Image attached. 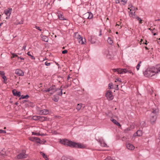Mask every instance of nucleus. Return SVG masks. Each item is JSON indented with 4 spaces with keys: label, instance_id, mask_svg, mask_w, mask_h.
Returning a JSON list of instances; mask_svg holds the SVG:
<instances>
[{
    "label": "nucleus",
    "instance_id": "f257e3e1",
    "mask_svg": "<svg viewBox=\"0 0 160 160\" xmlns=\"http://www.w3.org/2000/svg\"><path fill=\"white\" fill-rule=\"evenodd\" d=\"M59 142L62 144L68 145L73 148H84L83 146L81 143L72 142L66 139H60Z\"/></svg>",
    "mask_w": 160,
    "mask_h": 160
},
{
    "label": "nucleus",
    "instance_id": "f03ea898",
    "mask_svg": "<svg viewBox=\"0 0 160 160\" xmlns=\"http://www.w3.org/2000/svg\"><path fill=\"white\" fill-rule=\"evenodd\" d=\"M159 110L158 108L153 109L150 114V121L152 124L155 123L157 118Z\"/></svg>",
    "mask_w": 160,
    "mask_h": 160
},
{
    "label": "nucleus",
    "instance_id": "7ed1b4c3",
    "mask_svg": "<svg viewBox=\"0 0 160 160\" xmlns=\"http://www.w3.org/2000/svg\"><path fill=\"white\" fill-rule=\"evenodd\" d=\"M156 71L153 68H148L143 73L144 75L146 77H152L156 74Z\"/></svg>",
    "mask_w": 160,
    "mask_h": 160
},
{
    "label": "nucleus",
    "instance_id": "20e7f679",
    "mask_svg": "<svg viewBox=\"0 0 160 160\" xmlns=\"http://www.w3.org/2000/svg\"><path fill=\"white\" fill-rule=\"evenodd\" d=\"M56 91V88L55 85H52L50 88L43 90L45 92H48L50 95L53 94Z\"/></svg>",
    "mask_w": 160,
    "mask_h": 160
},
{
    "label": "nucleus",
    "instance_id": "39448f33",
    "mask_svg": "<svg viewBox=\"0 0 160 160\" xmlns=\"http://www.w3.org/2000/svg\"><path fill=\"white\" fill-rule=\"evenodd\" d=\"M135 12L136 11H134V12L130 11L129 12V15L130 17L133 18H136L139 21L140 23H142V20L139 17L135 14Z\"/></svg>",
    "mask_w": 160,
    "mask_h": 160
},
{
    "label": "nucleus",
    "instance_id": "423d86ee",
    "mask_svg": "<svg viewBox=\"0 0 160 160\" xmlns=\"http://www.w3.org/2000/svg\"><path fill=\"white\" fill-rule=\"evenodd\" d=\"M26 151L22 150V152L17 155V158L18 159L24 158L27 157V155L25 154Z\"/></svg>",
    "mask_w": 160,
    "mask_h": 160
},
{
    "label": "nucleus",
    "instance_id": "0eeeda50",
    "mask_svg": "<svg viewBox=\"0 0 160 160\" xmlns=\"http://www.w3.org/2000/svg\"><path fill=\"white\" fill-rule=\"evenodd\" d=\"M106 96L107 99L109 100H112L113 98V97L112 94V92L110 90L107 91L106 94Z\"/></svg>",
    "mask_w": 160,
    "mask_h": 160
},
{
    "label": "nucleus",
    "instance_id": "6e6552de",
    "mask_svg": "<svg viewBox=\"0 0 160 160\" xmlns=\"http://www.w3.org/2000/svg\"><path fill=\"white\" fill-rule=\"evenodd\" d=\"M12 9L8 8L5 10L4 13L7 16L6 18V19H8V17H9L10 15L12 12Z\"/></svg>",
    "mask_w": 160,
    "mask_h": 160
},
{
    "label": "nucleus",
    "instance_id": "1a4fd4ad",
    "mask_svg": "<svg viewBox=\"0 0 160 160\" xmlns=\"http://www.w3.org/2000/svg\"><path fill=\"white\" fill-rule=\"evenodd\" d=\"M29 139L33 142H36L37 143H40V140L39 138L35 137H31L29 138Z\"/></svg>",
    "mask_w": 160,
    "mask_h": 160
},
{
    "label": "nucleus",
    "instance_id": "9d476101",
    "mask_svg": "<svg viewBox=\"0 0 160 160\" xmlns=\"http://www.w3.org/2000/svg\"><path fill=\"white\" fill-rule=\"evenodd\" d=\"M85 106L84 105L82 104V103L78 104L76 107V108L78 111H79L80 110L83 109Z\"/></svg>",
    "mask_w": 160,
    "mask_h": 160
},
{
    "label": "nucleus",
    "instance_id": "9b49d317",
    "mask_svg": "<svg viewBox=\"0 0 160 160\" xmlns=\"http://www.w3.org/2000/svg\"><path fill=\"white\" fill-rule=\"evenodd\" d=\"M15 73L19 76H23L24 75V72L22 70L19 69L16 70Z\"/></svg>",
    "mask_w": 160,
    "mask_h": 160
},
{
    "label": "nucleus",
    "instance_id": "f8f14e48",
    "mask_svg": "<svg viewBox=\"0 0 160 160\" xmlns=\"http://www.w3.org/2000/svg\"><path fill=\"white\" fill-rule=\"evenodd\" d=\"M126 147L128 150H134L135 148L133 145L130 143H127L126 144Z\"/></svg>",
    "mask_w": 160,
    "mask_h": 160
},
{
    "label": "nucleus",
    "instance_id": "ddd939ff",
    "mask_svg": "<svg viewBox=\"0 0 160 160\" xmlns=\"http://www.w3.org/2000/svg\"><path fill=\"white\" fill-rule=\"evenodd\" d=\"M122 70H123V71H122V74L128 72L129 73L131 74L132 75L134 74L132 72L131 70H130L129 69L124 68L122 69Z\"/></svg>",
    "mask_w": 160,
    "mask_h": 160
},
{
    "label": "nucleus",
    "instance_id": "4468645a",
    "mask_svg": "<svg viewBox=\"0 0 160 160\" xmlns=\"http://www.w3.org/2000/svg\"><path fill=\"white\" fill-rule=\"evenodd\" d=\"M142 134V131L141 130H138L136 132V133H135L133 135V137H136V136H141Z\"/></svg>",
    "mask_w": 160,
    "mask_h": 160
},
{
    "label": "nucleus",
    "instance_id": "2eb2a0df",
    "mask_svg": "<svg viewBox=\"0 0 160 160\" xmlns=\"http://www.w3.org/2000/svg\"><path fill=\"white\" fill-rule=\"evenodd\" d=\"M13 94L16 96L20 97L21 96V92H18L16 90L14 89L12 91Z\"/></svg>",
    "mask_w": 160,
    "mask_h": 160
},
{
    "label": "nucleus",
    "instance_id": "dca6fc26",
    "mask_svg": "<svg viewBox=\"0 0 160 160\" xmlns=\"http://www.w3.org/2000/svg\"><path fill=\"white\" fill-rule=\"evenodd\" d=\"M49 113V111L46 109H43L40 111L39 112L40 115H47Z\"/></svg>",
    "mask_w": 160,
    "mask_h": 160
},
{
    "label": "nucleus",
    "instance_id": "f3484780",
    "mask_svg": "<svg viewBox=\"0 0 160 160\" xmlns=\"http://www.w3.org/2000/svg\"><path fill=\"white\" fill-rule=\"evenodd\" d=\"M153 68L154 69L155 71H157L156 72V73H158V72H160V64L156 65L155 68L153 67Z\"/></svg>",
    "mask_w": 160,
    "mask_h": 160
},
{
    "label": "nucleus",
    "instance_id": "a211bd4d",
    "mask_svg": "<svg viewBox=\"0 0 160 160\" xmlns=\"http://www.w3.org/2000/svg\"><path fill=\"white\" fill-rule=\"evenodd\" d=\"M38 120L41 122H43V121H48V119L46 117L39 116Z\"/></svg>",
    "mask_w": 160,
    "mask_h": 160
},
{
    "label": "nucleus",
    "instance_id": "6ab92c4d",
    "mask_svg": "<svg viewBox=\"0 0 160 160\" xmlns=\"http://www.w3.org/2000/svg\"><path fill=\"white\" fill-rule=\"evenodd\" d=\"M122 69L121 68H117V69H114L113 70V71L114 72H117L119 74H122V71L123 70H122Z\"/></svg>",
    "mask_w": 160,
    "mask_h": 160
},
{
    "label": "nucleus",
    "instance_id": "aec40b11",
    "mask_svg": "<svg viewBox=\"0 0 160 160\" xmlns=\"http://www.w3.org/2000/svg\"><path fill=\"white\" fill-rule=\"evenodd\" d=\"M110 120L114 124H115L117 126L120 127L121 126L119 122H118L116 120L113 119L112 118H111Z\"/></svg>",
    "mask_w": 160,
    "mask_h": 160
},
{
    "label": "nucleus",
    "instance_id": "412c9836",
    "mask_svg": "<svg viewBox=\"0 0 160 160\" xmlns=\"http://www.w3.org/2000/svg\"><path fill=\"white\" fill-rule=\"evenodd\" d=\"M128 9H130V11H136L138 9L137 8H135L134 7H132V5H129L128 6Z\"/></svg>",
    "mask_w": 160,
    "mask_h": 160
},
{
    "label": "nucleus",
    "instance_id": "4be33fe9",
    "mask_svg": "<svg viewBox=\"0 0 160 160\" xmlns=\"http://www.w3.org/2000/svg\"><path fill=\"white\" fill-rule=\"evenodd\" d=\"M57 14L58 17V18H59L60 20H63L64 19V17L62 15L61 13L58 12H57Z\"/></svg>",
    "mask_w": 160,
    "mask_h": 160
},
{
    "label": "nucleus",
    "instance_id": "5701e85b",
    "mask_svg": "<svg viewBox=\"0 0 160 160\" xmlns=\"http://www.w3.org/2000/svg\"><path fill=\"white\" fill-rule=\"evenodd\" d=\"M40 153L42 156L43 158H44L45 160H48L49 159L48 157L44 153L42 152H40Z\"/></svg>",
    "mask_w": 160,
    "mask_h": 160
},
{
    "label": "nucleus",
    "instance_id": "b1692460",
    "mask_svg": "<svg viewBox=\"0 0 160 160\" xmlns=\"http://www.w3.org/2000/svg\"><path fill=\"white\" fill-rule=\"evenodd\" d=\"M112 38H111V37H108V38L107 41H108V42L110 44H112L113 43Z\"/></svg>",
    "mask_w": 160,
    "mask_h": 160
},
{
    "label": "nucleus",
    "instance_id": "393cba45",
    "mask_svg": "<svg viewBox=\"0 0 160 160\" xmlns=\"http://www.w3.org/2000/svg\"><path fill=\"white\" fill-rule=\"evenodd\" d=\"M42 39V41H45V42H48V38L46 36H42L41 37Z\"/></svg>",
    "mask_w": 160,
    "mask_h": 160
},
{
    "label": "nucleus",
    "instance_id": "a878e982",
    "mask_svg": "<svg viewBox=\"0 0 160 160\" xmlns=\"http://www.w3.org/2000/svg\"><path fill=\"white\" fill-rule=\"evenodd\" d=\"M100 144L101 146L102 147H106L107 146L106 143L103 141H101L100 142Z\"/></svg>",
    "mask_w": 160,
    "mask_h": 160
},
{
    "label": "nucleus",
    "instance_id": "bb28decb",
    "mask_svg": "<svg viewBox=\"0 0 160 160\" xmlns=\"http://www.w3.org/2000/svg\"><path fill=\"white\" fill-rule=\"evenodd\" d=\"M2 78L3 79V82L4 83H7V78L5 76L3 75L2 76Z\"/></svg>",
    "mask_w": 160,
    "mask_h": 160
},
{
    "label": "nucleus",
    "instance_id": "cd10ccee",
    "mask_svg": "<svg viewBox=\"0 0 160 160\" xmlns=\"http://www.w3.org/2000/svg\"><path fill=\"white\" fill-rule=\"evenodd\" d=\"M89 12H88L84 14V16L85 18L88 19L89 18Z\"/></svg>",
    "mask_w": 160,
    "mask_h": 160
},
{
    "label": "nucleus",
    "instance_id": "c85d7f7f",
    "mask_svg": "<svg viewBox=\"0 0 160 160\" xmlns=\"http://www.w3.org/2000/svg\"><path fill=\"white\" fill-rule=\"evenodd\" d=\"M27 54L28 56H30L31 57L32 59H35V58L34 57L32 56V55L31 54L30 52H28L27 53Z\"/></svg>",
    "mask_w": 160,
    "mask_h": 160
},
{
    "label": "nucleus",
    "instance_id": "c756f323",
    "mask_svg": "<svg viewBox=\"0 0 160 160\" xmlns=\"http://www.w3.org/2000/svg\"><path fill=\"white\" fill-rule=\"evenodd\" d=\"M141 61L139 62L138 64V65H137V66H136V69L138 71L140 67V64H141Z\"/></svg>",
    "mask_w": 160,
    "mask_h": 160
},
{
    "label": "nucleus",
    "instance_id": "7c9ffc66",
    "mask_svg": "<svg viewBox=\"0 0 160 160\" xmlns=\"http://www.w3.org/2000/svg\"><path fill=\"white\" fill-rule=\"evenodd\" d=\"M131 130H132L129 127H128L124 130V132L126 133H127L128 131Z\"/></svg>",
    "mask_w": 160,
    "mask_h": 160
},
{
    "label": "nucleus",
    "instance_id": "2f4dec72",
    "mask_svg": "<svg viewBox=\"0 0 160 160\" xmlns=\"http://www.w3.org/2000/svg\"><path fill=\"white\" fill-rule=\"evenodd\" d=\"M39 116H35L32 117V118L33 120H39Z\"/></svg>",
    "mask_w": 160,
    "mask_h": 160
},
{
    "label": "nucleus",
    "instance_id": "473e14b6",
    "mask_svg": "<svg viewBox=\"0 0 160 160\" xmlns=\"http://www.w3.org/2000/svg\"><path fill=\"white\" fill-rule=\"evenodd\" d=\"M75 37L77 39H78L81 37V36L79 35L78 33H76L75 35Z\"/></svg>",
    "mask_w": 160,
    "mask_h": 160
},
{
    "label": "nucleus",
    "instance_id": "72a5a7b5",
    "mask_svg": "<svg viewBox=\"0 0 160 160\" xmlns=\"http://www.w3.org/2000/svg\"><path fill=\"white\" fill-rule=\"evenodd\" d=\"M81 44H84L86 42V41L85 38H83L82 39H81Z\"/></svg>",
    "mask_w": 160,
    "mask_h": 160
},
{
    "label": "nucleus",
    "instance_id": "f704fd0d",
    "mask_svg": "<svg viewBox=\"0 0 160 160\" xmlns=\"http://www.w3.org/2000/svg\"><path fill=\"white\" fill-rule=\"evenodd\" d=\"M28 97H29V96L28 95H26L25 96L22 95L21 96V98H20V99H21V98H22V99L27 98H28Z\"/></svg>",
    "mask_w": 160,
    "mask_h": 160
},
{
    "label": "nucleus",
    "instance_id": "c9c22d12",
    "mask_svg": "<svg viewBox=\"0 0 160 160\" xmlns=\"http://www.w3.org/2000/svg\"><path fill=\"white\" fill-rule=\"evenodd\" d=\"M128 0H121V2H122V4L123 5H125L126 3H127V2Z\"/></svg>",
    "mask_w": 160,
    "mask_h": 160
},
{
    "label": "nucleus",
    "instance_id": "e433bc0d",
    "mask_svg": "<svg viewBox=\"0 0 160 160\" xmlns=\"http://www.w3.org/2000/svg\"><path fill=\"white\" fill-rule=\"evenodd\" d=\"M115 82H118L119 83H121V79L120 78H118L116 79L115 80Z\"/></svg>",
    "mask_w": 160,
    "mask_h": 160
},
{
    "label": "nucleus",
    "instance_id": "4c0bfd02",
    "mask_svg": "<svg viewBox=\"0 0 160 160\" xmlns=\"http://www.w3.org/2000/svg\"><path fill=\"white\" fill-rule=\"evenodd\" d=\"M61 160H70V159L65 157H62V158Z\"/></svg>",
    "mask_w": 160,
    "mask_h": 160
},
{
    "label": "nucleus",
    "instance_id": "58836bf2",
    "mask_svg": "<svg viewBox=\"0 0 160 160\" xmlns=\"http://www.w3.org/2000/svg\"><path fill=\"white\" fill-rule=\"evenodd\" d=\"M120 83H119V82H118V83L117 84H116L115 85L116 86V87L115 88V89L116 90H118V85H120Z\"/></svg>",
    "mask_w": 160,
    "mask_h": 160
},
{
    "label": "nucleus",
    "instance_id": "ea45409f",
    "mask_svg": "<svg viewBox=\"0 0 160 160\" xmlns=\"http://www.w3.org/2000/svg\"><path fill=\"white\" fill-rule=\"evenodd\" d=\"M129 128L132 130L135 128V126L133 124H132L130 125V127H129Z\"/></svg>",
    "mask_w": 160,
    "mask_h": 160
},
{
    "label": "nucleus",
    "instance_id": "a19ab883",
    "mask_svg": "<svg viewBox=\"0 0 160 160\" xmlns=\"http://www.w3.org/2000/svg\"><path fill=\"white\" fill-rule=\"evenodd\" d=\"M89 18L88 19H91L93 17L92 14L90 12L89 13Z\"/></svg>",
    "mask_w": 160,
    "mask_h": 160
},
{
    "label": "nucleus",
    "instance_id": "79ce46f5",
    "mask_svg": "<svg viewBox=\"0 0 160 160\" xmlns=\"http://www.w3.org/2000/svg\"><path fill=\"white\" fill-rule=\"evenodd\" d=\"M6 133V131L0 129V133Z\"/></svg>",
    "mask_w": 160,
    "mask_h": 160
},
{
    "label": "nucleus",
    "instance_id": "37998d69",
    "mask_svg": "<svg viewBox=\"0 0 160 160\" xmlns=\"http://www.w3.org/2000/svg\"><path fill=\"white\" fill-rule=\"evenodd\" d=\"M53 100L55 102H57L58 100V98H53Z\"/></svg>",
    "mask_w": 160,
    "mask_h": 160
},
{
    "label": "nucleus",
    "instance_id": "c03bdc74",
    "mask_svg": "<svg viewBox=\"0 0 160 160\" xmlns=\"http://www.w3.org/2000/svg\"><path fill=\"white\" fill-rule=\"evenodd\" d=\"M0 74L1 75L2 77L3 75H5V73L3 71H0Z\"/></svg>",
    "mask_w": 160,
    "mask_h": 160
},
{
    "label": "nucleus",
    "instance_id": "a18cd8bd",
    "mask_svg": "<svg viewBox=\"0 0 160 160\" xmlns=\"http://www.w3.org/2000/svg\"><path fill=\"white\" fill-rule=\"evenodd\" d=\"M12 54V56L11 57V58H15V57H18V55L16 54H15L14 53Z\"/></svg>",
    "mask_w": 160,
    "mask_h": 160
},
{
    "label": "nucleus",
    "instance_id": "49530a36",
    "mask_svg": "<svg viewBox=\"0 0 160 160\" xmlns=\"http://www.w3.org/2000/svg\"><path fill=\"white\" fill-rule=\"evenodd\" d=\"M51 64V63L50 62H45V65L47 66H50Z\"/></svg>",
    "mask_w": 160,
    "mask_h": 160
},
{
    "label": "nucleus",
    "instance_id": "de8ad7c7",
    "mask_svg": "<svg viewBox=\"0 0 160 160\" xmlns=\"http://www.w3.org/2000/svg\"><path fill=\"white\" fill-rule=\"evenodd\" d=\"M112 83H109L108 84V88H109V89L112 88Z\"/></svg>",
    "mask_w": 160,
    "mask_h": 160
},
{
    "label": "nucleus",
    "instance_id": "09e8293b",
    "mask_svg": "<svg viewBox=\"0 0 160 160\" xmlns=\"http://www.w3.org/2000/svg\"><path fill=\"white\" fill-rule=\"evenodd\" d=\"M67 52H68V51L66 50H64V51H63L62 52V53L64 54L67 53Z\"/></svg>",
    "mask_w": 160,
    "mask_h": 160
},
{
    "label": "nucleus",
    "instance_id": "8fccbe9b",
    "mask_svg": "<svg viewBox=\"0 0 160 160\" xmlns=\"http://www.w3.org/2000/svg\"><path fill=\"white\" fill-rule=\"evenodd\" d=\"M82 38L81 37L80 38H79L78 39V41L79 42V43H81V39H82Z\"/></svg>",
    "mask_w": 160,
    "mask_h": 160
},
{
    "label": "nucleus",
    "instance_id": "3c124183",
    "mask_svg": "<svg viewBox=\"0 0 160 160\" xmlns=\"http://www.w3.org/2000/svg\"><path fill=\"white\" fill-rule=\"evenodd\" d=\"M26 47V45L25 44H24L22 50H25Z\"/></svg>",
    "mask_w": 160,
    "mask_h": 160
},
{
    "label": "nucleus",
    "instance_id": "603ef678",
    "mask_svg": "<svg viewBox=\"0 0 160 160\" xmlns=\"http://www.w3.org/2000/svg\"><path fill=\"white\" fill-rule=\"evenodd\" d=\"M36 28L37 29H38V30H39V31H42L41 29L39 27H38L36 26Z\"/></svg>",
    "mask_w": 160,
    "mask_h": 160
},
{
    "label": "nucleus",
    "instance_id": "864d4df0",
    "mask_svg": "<svg viewBox=\"0 0 160 160\" xmlns=\"http://www.w3.org/2000/svg\"><path fill=\"white\" fill-rule=\"evenodd\" d=\"M115 1L116 3H119V0H115Z\"/></svg>",
    "mask_w": 160,
    "mask_h": 160
},
{
    "label": "nucleus",
    "instance_id": "5fc2aeb1",
    "mask_svg": "<svg viewBox=\"0 0 160 160\" xmlns=\"http://www.w3.org/2000/svg\"><path fill=\"white\" fill-rule=\"evenodd\" d=\"M62 90H61V92H60V93L59 94V95L62 96Z\"/></svg>",
    "mask_w": 160,
    "mask_h": 160
},
{
    "label": "nucleus",
    "instance_id": "6e6d98bb",
    "mask_svg": "<svg viewBox=\"0 0 160 160\" xmlns=\"http://www.w3.org/2000/svg\"><path fill=\"white\" fill-rule=\"evenodd\" d=\"M18 58H20L21 60H24V59L23 58H21V57H18Z\"/></svg>",
    "mask_w": 160,
    "mask_h": 160
},
{
    "label": "nucleus",
    "instance_id": "4d7b16f0",
    "mask_svg": "<svg viewBox=\"0 0 160 160\" xmlns=\"http://www.w3.org/2000/svg\"><path fill=\"white\" fill-rule=\"evenodd\" d=\"M32 135H37V133H34V132H32Z\"/></svg>",
    "mask_w": 160,
    "mask_h": 160
},
{
    "label": "nucleus",
    "instance_id": "13d9d810",
    "mask_svg": "<svg viewBox=\"0 0 160 160\" xmlns=\"http://www.w3.org/2000/svg\"><path fill=\"white\" fill-rule=\"evenodd\" d=\"M3 23H0V28H1V27Z\"/></svg>",
    "mask_w": 160,
    "mask_h": 160
},
{
    "label": "nucleus",
    "instance_id": "bf43d9fd",
    "mask_svg": "<svg viewBox=\"0 0 160 160\" xmlns=\"http://www.w3.org/2000/svg\"><path fill=\"white\" fill-rule=\"evenodd\" d=\"M70 78V76L69 75H68V78H67V79L68 80Z\"/></svg>",
    "mask_w": 160,
    "mask_h": 160
},
{
    "label": "nucleus",
    "instance_id": "052dcab7",
    "mask_svg": "<svg viewBox=\"0 0 160 160\" xmlns=\"http://www.w3.org/2000/svg\"><path fill=\"white\" fill-rule=\"evenodd\" d=\"M159 139H160V132L159 133V138H158Z\"/></svg>",
    "mask_w": 160,
    "mask_h": 160
},
{
    "label": "nucleus",
    "instance_id": "680f3d73",
    "mask_svg": "<svg viewBox=\"0 0 160 160\" xmlns=\"http://www.w3.org/2000/svg\"><path fill=\"white\" fill-rule=\"evenodd\" d=\"M156 35H157V34H156V33H153V35H154V36Z\"/></svg>",
    "mask_w": 160,
    "mask_h": 160
},
{
    "label": "nucleus",
    "instance_id": "e2e57ef3",
    "mask_svg": "<svg viewBox=\"0 0 160 160\" xmlns=\"http://www.w3.org/2000/svg\"><path fill=\"white\" fill-rule=\"evenodd\" d=\"M142 40L141 39V41H140V43H141L142 42Z\"/></svg>",
    "mask_w": 160,
    "mask_h": 160
},
{
    "label": "nucleus",
    "instance_id": "0e129e2a",
    "mask_svg": "<svg viewBox=\"0 0 160 160\" xmlns=\"http://www.w3.org/2000/svg\"><path fill=\"white\" fill-rule=\"evenodd\" d=\"M108 55L107 56V58H110L109 57H108Z\"/></svg>",
    "mask_w": 160,
    "mask_h": 160
},
{
    "label": "nucleus",
    "instance_id": "69168bd1",
    "mask_svg": "<svg viewBox=\"0 0 160 160\" xmlns=\"http://www.w3.org/2000/svg\"><path fill=\"white\" fill-rule=\"evenodd\" d=\"M145 44H147V41H146V42L145 43Z\"/></svg>",
    "mask_w": 160,
    "mask_h": 160
},
{
    "label": "nucleus",
    "instance_id": "338daca9",
    "mask_svg": "<svg viewBox=\"0 0 160 160\" xmlns=\"http://www.w3.org/2000/svg\"><path fill=\"white\" fill-rule=\"evenodd\" d=\"M116 34H118V32H116Z\"/></svg>",
    "mask_w": 160,
    "mask_h": 160
},
{
    "label": "nucleus",
    "instance_id": "774afa93",
    "mask_svg": "<svg viewBox=\"0 0 160 160\" xmlns=\"http://www.w3.org/2000/svg\"><path fill=\"white\" fill-rule=\"evenodd\" d=\"M145 48H146V49H148V48L147 47H146Z\"/></svg>",
    "mask_w": 160,
    "mask_h": 160
}]
</instances>
